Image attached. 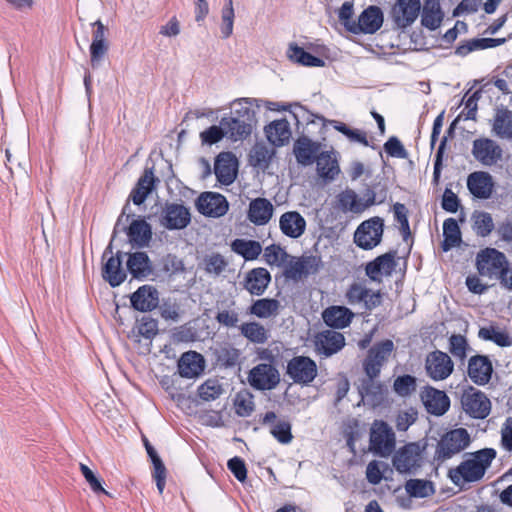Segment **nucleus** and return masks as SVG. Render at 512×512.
<instances>
[{
  "label": "nucleus",
  "instance_id": "37998d69",
  "mask_svg": "<svg viewBox=\"0 0 512 512\" xmlns=\"http://www.w3.org/2000/svg\"><path fill=\"white\" fill-rule=\"evenodd\" d=\"M256 102L257 100L253 98H240L234 100L231 104L232 116L230 118H238L254 125L256 119L255 111L252 109V106Z\"/></svg>",
  "mask_w": 512,
  "mask_h": 512
},
{
  "label": "nucleus",
  "instance_id": "1a4fd4ad",
  "mask_svg": "<svg viewBox=\"0 0 512 512\" xmlns=\"http://www.w3.org/2000/svg\"><path fill=\"white\" fill-rule=\"evenodd\" d=\"M317 372L315 361L306 356H295L287 364V375L297 384L308 385Z\"/></svg>",
  "mask_w": 512,
  "mask_h": 512
},
{
  "label": "nucleus",
  "instance_id": "20e7f679",
  "mask_svg": "<svg viewBox=\"0 0 512 512\" xmlns=\"http://www.w3.org/2000/svg\"><path fill=\"white\" fill-rule=\"evenodd\" d=\"M384 232V221L375 216L363 221L354 233L355 244L364 249L371 250L380 244Z\"/></svg>",
  "mask_w": 512,
  "mask_h": 512
},
{
  "label": "nucleus",
  "instance_id": "b1692460",
  "mask_svg": "<svg viewBox=\"0 0 512 512\" xmlns=\"http://www.w3.org/2000/svg\"><path fill=\"white\" fill-rule=\"evenodd\" d=\"M322 265L321 259L316 256H304L289 263L286 269V276L293 280L315 274Z\"/></svg>",
  "mask_w": 512,
  "mask_h": 512
},
{
  "label": "nucleus",
  "instance_id": "6e6d98bb",
  "mask_svg": "<svg viewBox=\"0 0 512 512\" xmlns=\"http://www.w3.org/2000/svg\"><path fill=\"white\" fill-rule=\"evenodd\" d=\"M333 127L335 130L346 136L351 142L359 143L363 146L369 145L367 134L364 131L352 129L345 123L339 121H333Z\"/></svg>",
  "mask_w": 512,
  "mask_h": 512
},
{
  "label": "nucleus",
  "instance_id": "ddd939ff",
  "mask_svg": "<svg viewBox=\"0 0 512 512\" xmlns=\"http://www.w3.org/2000/svg\"><path fill=\"white\" fill-rule=\"evenodd\" d=\"M197 210L208 217L218 218L225 215L229 204L227 199L217 192H203L196 200Z\"/></svg>",
  "mask_w": 512,
  "mask_h": 512
},
{
  "label": "nucleus",
  "instance_id": "a19ab883",
  "mask_svg": "<svg viewBox=\"0 0 512 512\" xmlns=\"http://www.w3.org/2000/svg\"><path fill=\"white\" fill-rule=\"evenodd\" d=\"M287 56L292 62L306 67H323L325 65L323 59L313 56L295 44L289 46Z\"/></svg>",
  "mask_w": 512,
  "mask_h": 512
},
{
  "label": "nucleus",
  "instance_id": "4468645a",
  "mask_svg": "<svg viewBox=\"0 0 512 512\" xmlns=\"http://www.w3.org/2000/svg\"><path fill=\"white\" fill-rule=\"evenodd\" d=\"M420 12V0H397L391 15L397 27L407 28L417 20Z\"/></svg>",
  "mask_w": 512,
  "mask_h": 512
},
{
  "label": "nucleus",
  "instance_id": "8fccbe9b",
  "mask_svg": "<svg viewBox=\"0 0 512 512\" xmlns=\"http://www.w3.org/2000/svg\"><path fill=\"white\" fill-rule=\"evenodd\" d=\"M221 23L220 32L223 39L229 38L233 34L235 10L233 0H225L220 12Z\"/></svg>",
  "mask_w": 512,
  "mask_h": 512
},
{
  "label": "nucleus",
  "instance_id": "49530a36",
  "mask_svg": "<svg viewBox=\"0 0 512 512\" xmlns=\"http://www.w3.org/2000/svg\"><path fill=\"white\" fill-rule=\"evenodd\" d=\"M231 248L248 261L256 259L262 252L260 243L254 240L236 239L232 242Z\"/></svg>",
  "mask_w": 512,
  "mask_h": 512
},
{
  "label": "nucleus",
  "instance_id": "5fc2aeb1",
  "mask_svg": "<svg viewBox=\"0 0 512 512\" xmlns=\"http://www.w3.org/2000/svg\"><path fill=\"white\" fill-rule=\"evenodd\" d=\"M263 257L268 265L279 267L286 263L289 255L279 245L272 244L264 249Z\"/></svg>",
  "mask_w": 512,
  "mask_h": 512
},
{
  "label": "nucleus",
  "instance_id": "c85d7f7f",
  "mask_svg": "<svg viewBox=\"0 0 512 512\" xmlns=\"http://www.w3.org/2000/svg\"><path fill=\"white\" fill-rule=\"evenodd\" d=\"M273 204L266 198H256L249 203L248 219L257 226L266 225L272 218Z\"/></svg>",
  "mask_w": 512,
  "mask_h": 512
},
{
  "label": "nucleus",
  "instance_id": "338daca9",
  "mask_svg": "<svg viewBox=\"0 0 512 512\" xmlns=\"http://www.w3.org/2000/svg\"><path fill=\"white\" fill-rule=\"evenodd\" d=\"M224 137H226V133L221 124L219 126H210L208 129L200 133L201 142L207 145L218 143Z\"/></svg>",
  "mask_w": 512,
  "mask_h": 512
},
{
  "label": "nucleus",
  "instance_id": "f8f14e48",
  "mask_svg": "<svg viewBox=\"0 0 512 512\" xmlns=\"http://www.w3.org/2000/svg\"><path fill=\"white\" fill-rule=\"evenodd\" d=\"M248 381L255 389L271 390L278 385L280 375L273 365L262 363L250 370Z\"/></svg>",
  "mask_w": 512,
  "mask_h": 512
},
{
  "label": "nucleus",
  "instance_id": "680f3d73",
  "mask_svg": "<svg viewBox=\"0 0 512 512\" xmlns=\"http://www.w3.org/2000/svg\"><path fill=\"white\" fill-rule=\"evenodd\" d=\"M394 391L401 397L410 395L416 389V378L411 375L399 376L394 380Z\"/></svg>",
  "mask_w": 512,
  "mask_h": 512
},
{
  "label": "nucleus",
  "instance_id": "a878e982",
  "mask_svg": "<svg viewBox=\"0 0 512 512\" xmlns=\"http://www.w3.org/2000/svg\"><path fill=\"white\" fill-rule=\"evenodd\" d=\"M492 371V363L486 356H473L468 362V375L477 385L487 384L491 379Z\"/></svg>",
  "mask_w": 512,
  "mask_h": 512
},
{
  "label": "nucleus",
  "instance_id": "2eb2a0df",
  "mask_svg": "<svg viewBox=\"0 0 512 512\" xmlns=\"http://www.w3.org/2000/svg\"><path fill=\"white\" fill-rule=\"evenodd\" d=\"M501 147L492 139L479 138L473 141L472 155L484 166L495 165L502 158Z\"/></svg>",
  "mask_w": 512,
  "mask_h": 512
},
{
  "label": "nucleus",
  "instance_id": "412c9836",
  "mask_svg": "<svg viewBox=\"0 0 512 512\" xmlns=\"http://www.w3.org/2000/svg\"><path fill=\"white\" fill-rule=\"evenodd\" d=\"M395 267V252H388L367 263L365 271L372 281L381 282L383 277L392 274Z\"/></svg>",
  "mask_w": 512,
  "mask_h": 512
},
{
  "label": "nucleus",
  "instance_id": "a211bd4d",
  "mask_svg": "<svg viewBox=\"0 0 512 512\" xmlns=\"http://www.w3.org/2000/svg\"><path fill=\"white\" fill-rule=\"evenodd\" d=\"M375 378L367 376L366 379L360 381L358 386L363 403L372 407L382 405L387 396V388Z\"/></svg>",
  "mask_w": 512,
  "mask_h": 512
},
{
  "label": "nucleus",
  "instance_id": "aec40b11",
  "mask_svg": "<svg viewBox=\"0 0 512 512\" xmlns=\"http://www.w3.org/2000/svg\"><path fill=\"white\" fill-rule=\"evenodd\" d=\"M426 410L433 415H443L450 407V399L444 391L433 387H425L420 394Z\"/></svg>",
  "mask_w": 512,
  "mask_h": 512
},
{
  "label": "nucleus",
  "instance_id": "13d9d810",
  "mask_svg": "<svg viewBox=\"0 0 512 512\" xmlns=\"http://www.w3.org/2000/svg\"><path fill=\"white\" fill-rule=\"evenodd\" d=\"M234 406L237 415L241 417L249 416L254 410L253 396L247 391L237 393Z\"/></svg>",
  "mask_w": 512,
  "mask_h": 512
},
{
  "label": "nucleus",
  "instance_id": "2f4dec72",
  "mask_svg": "<svg viewBox=\"0 0 512 512\" xmlns=\"http://www.w3.org/2000/svg\"><path fill=\"white\" fill-rule=\"evenodd\" d=\"M480 339L495 343L500 347H509L512 345V337L504 326L496 323H490L479 329Z\"/></svg>",
  "mask_w": 512,
  "mask_h": 512
},
{
  "label": "nucleus",
  "instance_id": "f3484780",
  "mask_svg": "<svg viewBox=\"0 0 512 512\" xmlns=\"http://www.w3.org/2000/svg\"><path fill=\"white\" fill-rule=\"evenodd\" d=\"M383 24V13L377 6H369L358 17L355 24L351 26V33L354 34H373L378 31Z\"/></svg>",
  "mask_w": 512,
  "mask_h": 512
},
{
  "label": "nucleus",
  "instance_id": "864d4df0",
  "mask_svg": "<svg viewBox=\"0 0 512 512\" xmlns=\"http://www.w3.org/2000/svg\"><path fill=\"white\" fill-rule=\"evenodd\" d=\"M495 43L496 41L494 38L472 39L467 41L465 44L458 46L455 53L463 57L475 50L493 48L495 47Z\"/></svg>",
  "mask_w": 512,
  "mask_h": 512
},
{
  "label": "nucleus",
  "instance_id": "79ce46f5",
  "mask_svg": "<svg viewBox=\"0 0 512 512\" xmlns=\"http://www.w3.org/2000/svg\"><path fill=\"white\" fill-rule=\"evenodd\" d=\"M280 303L276 299L261 298L253 302L249 308L250 314L261 318L267 319L278 315Z\"/></svg>",
  "mask_w": 512,
  "mask_h": 512
},
{
  "label": "nucleus",
  "instance_id": "f03ea898",
  "mask_svg": "<svg viewBox=\"0 0 512 512\" xmlns=\"http://www.w3.org/2000/svg\"><path fill=\"white\" fill-rule=\"evenodd\" d=\"M385 198V194L378 197L372 189H366L361 196L352 189H346L337 196L339 209L353 214H361L369 207L383 203Z\"/></svg>",
  "mask_w": 512,
  "mask_h": 512
},
{
  "label": "nucleus",
  "instance_id": "e2e57ef3",
  "mask_svg": "<svg viewBox=\"0 0 512 512\" xmlns=\"http://www.w3.org/2000/svg\"><path fill=\"white\" fill-rule=\"evenodd\" d=\"M468 349L469 345L464 336L454 334L449 338V351L454 357L464 360L467 356Z\"/></svg>",
  "mask_w": 512,
  "mask_h": 512
},
{
  "label": "nucleus",
  "instance_id": "c03bdc74",
  "mask_svg": "<svg viewBox=\"0 0 512 512\" xmlns=\"http://www.w3.org/2000/svg\"><path fill=\"white\" fill-rule=\"evenodd\" d=\"M493 132L500 138L512 139V111L498 109L493 121Z\"/></svg>",
  "mask_w": 512,
  "mask_h": 512
},
{
  "label": "nucleus",
  "instance_id": "cd10ccee",
  "mask_svg": "<svg viewBox=\"0 0 512 512\" xmlns=\"http://www.w3.org/2000/svg\"><path fill=\"white\" fill-rule=\"evenodd\" d=\"M271 281L267 269L258 267L248 271L244 277L243 287L251 294L261 296Z\"/></svg>",
  "mask_w": 512,
  "mask_h": 512
},
{
  "label": "nucleus",
  "instance_id": "5701e85b",
  "mask_svg": "<svg viewBox=\"0 0 512 512\" xmlns=\"http://www.w3.org/2000/svg\"><path fill=\"white\" fill-rule=\"evenodd\" d=\"M467 187L474 197L488 199L493 193L494 181L488 172L476 171L468 176Z\"/></svg>",
  "mask_w": 512,
  "mask_h": 512
},
{
  "label": "nucleus",
  "instance_id": "4c0bfd02",
  "mask_svg": "<svg viewBox=\"0 0 512 512\" xmlns=\"http://www.w3.org/2000/svg\"><path fill=\"white\" fill-rule=\"evenodd\" d=\"M152 236L150 225L143 219L134 220L128 228L129 242L136 247L148 245Z\"/></svg>",
  "mask_w": 512,
  "mask_h": 512
},
{
  "label": "nucleus",
  "instance_id": "39448f33",
  "mask_svg": "<svg viewBox=\"0 0 512 512\" xmlns=\"http://www.w3.org/2000/svg\"><path fill=\"white\" fill-rule=\"evenodd\" d=\"M461 405L466 414L475 419L486 418L491 411V402L486 394L470 387L461 397Z\"/></svg>",
  "mask_w": 512,
  "mask_h": 512
},
{
  "label": "nucleus",
  "instance_id": "bb28decb",
  "mask_svg": "<svg viewBox=\"0 0 512 512\" xmlns=\"http://www.w3.org/2000/svg\"><path fill=\"white\" fill-rule=\"evenodd\" d=\"M279 228L285 236L297 239L305 232L306 220L297 211H288L280 216Z\"/></svg>",
  "mask_w": 512,
  "mask_h": 512
},
{
  "label": "nucleus",
  "instance_id": "4be33fe9",
  "mask_svg": "<svg viewBox=\"0 0 512 512\" xmlns=\"http://www.w3.org/2000/svg\"><path fill=\"white\" fill-rule=\"evenodd\" d=\"M131 306L140 312L154 310L159 304V293L151 285L139 287L130 297Z\"/></svg>",
  "mask_w": 512,
  "mask_h": 512
},
{
  "label": "nucleus",
  "instance_id": "f257e3e1",
  "mask_svg": "<svg viewBox=\"0 0 512 512\" xmlns=\"http://www.w3.org/2000/svg\"><path fill=\"white\" fill-rule=\"evenodd\" d=\"M495 457L496 451L492 448L479 450L470 454L455 469L450 470L449 476L455 484L478 481L484 476Z\"/></svg>",
  "mask_w": 512,
  "mask_h": 512
},
{
  "label": "nucleus",
  "instance_id": "052dcab7",
  "mask_svg": "<svg viewBox=\"0 0 512 512\" xmlns=\"http://www.w3.org/2000/svg\"><path fill=\"white\" fill-rule=\"evenodd\" d=\"M222 393V387L215 379H208L198 388V395L202 400L211 401L218 398Z\"/></svg>",
  "mask_w": 512,
  "mask_h": 512
},
{
  "label": "nucleus",
  "instance_id": "473e14b6",
  "mask_svg": "<svg viewBox=\"0 0 512 512\" xmlns=\"http://www.w3.org/2000/svg\"><path fill=\"white\" fill-rule=\"evenodd\" d=\"M220 124L224 127L226 137L232 141L246 139L253 129V124L238 118L223 117Z\"/></svg>",
  "mask_w": 512,
  "mask_h": 512
},
{
  "label": "nucleus",
  "instance_id": "9b49d317",
  "mask_svg": "<svg viewBox=\"0 0 512 512\" xmlns=\"http://www.w3.org/2000/svg\"><path fill=\"white\" fill-rule=\"evenodd\" d=\"M394 344L391 340H384L375 344L369 351L364 361V371L368 377H377L383 364L388 360Z\"/></svg>",
  "mask_w": 512,
  "mask_h": 512
},
{
  "label": "nucleus",
  "instance_id": "c9c22d12",
  "mask_svg": "<svg viewBox=\"0 0 512 512\" xmlns=\"http://www.w3.org/2000/svg\"><path fill=\"white\" fill-rule=\"evenodd\" d=\"M103 278L112 286L116 287L122 284L126 279V272L122 268V259L120 253L111 256L103 267Z\"/></svg>",
  "mask_w": 512,
  "mask_h": 512
},
{
  "label": "nucleus",
  "instance_id": "0e129e2a",
  "mask_svg": "<svg viewBox=\"0 0 512 512\" xmlns=\"http://www.w3.org/2000/svg\"><path fill=\"white\" fill-rule=\"evenodd\" d=\"M270 433L281 444H288L292 441L291 425L289 422L280 420L274 423L270 428Z\"/></svg>",
  "mask_w": 512,
  "mask_h": 512
},
{
  "label": "nucleus",
  "instance_id": "0eeeda50",
  "mask_svg": "<svg viewBox=\"0 0 512 512\" xmlns=\"http://www.w3.org/2000/svg\"><path fill=\"white\" fill-rule=\"evenodd\" d=\"M454 371L451 357L440 350L427 354L425 359V372L434 381L446 380Z\"/></svg>",
  "mask_w": 512,
  "mask_h": 512
},
{
  "label": "nucleus",
  "instance_id": "4d7b16f0",
  "mask_svg": "<svg viewBox=\"0 0 512 512\" xmlns=\"http://www.w3.org/2000/svg\"><path fill=\"white\" fill-rule=\"evenodd\" d=\"M390 470L389 465L382 461L373 460L366 467V479L372 485L379 484L384 474Z\"/></svg>",
  "mask_w": 512,
  "mask_h": 512
},
{
  "label": "nucleus",
  "instance_id": "f704fd0d",
  "mask_svg": "<svg viewBox=\"0 0 512 512\" xmlns=\"http://www.w3.org/2000/svg\"><path fill=\"white\" fill-rule=\"evenodd\" d=\"M267 139L274 146H283L288 143L291 138L290 124L285 119L275 120L266 128Z\"/></svg>",
  "mask_w": 512,
  "mask_h": 512
},
{
  "label": "nucleus",
  "instance_id": "58836bf2",
  "mask_svg": "<svg viewBox=\"0 0 512 512\" xmlns=\"http://www.w3.org/2000/svg\"><path fill=\"white\" fill-rule=\"evenodd\" d=\"M443 20V13L437 0H426L422 9V25L430 30L437 29Z\"/></svg>",
  "mask_w": 512,
  "mask_h": 512
},
{
  "label": "nucleus",
  "instance_id": "69168bd1",
  "mask_svg": "<svg viewBox=\"0 0 512 512\" xmlns=\"http://www.w3.org/2000/svg\"><path fill=\"white\" fill-rule=\"evenodd\" d=\"M494 228V223L491 215L486 212L479 213L475 217L474 229L477 235L482 237L487 236L491 233Z\"/></svg>",
  "mask_w": 512,
  "mask_h": 512
},
{
  "label": "nucleus",
  "instance_id": "6e6552de",
  "mask_svg": "<svg viewBox=\"0 0 512 512\" xmlns=\"http://www.w3.org/2000/svg\"><path fill=\"white\" fill-rule=\"evenodd\" d=\"M422 449L417 443H409L396 451L392 463L397 472L411 473L420 467Z\"/></svg>",
  "mask_w": 512,
  "mask_h": 512
},
{
  "label": "nucleus",
  "instance_id": "c756f323",
  "mask_svg": "<svg viewBox=\"0 0 512 512\" xmlns=\"http://www.w3.org/2000/svg\"><path fill=\"white\" fill-rule=\"evenodd\" d=\"M316 345L318 351L328 357L343 348L345 338L340 332L327 330L317 336Z\"/></svg>",
  "mask_w": 512,
  "mask_h": 512
},
{
  "label": "nucleus",
  "instance_id": "bf43d9fd",
  "mask_svg": "<svg viewBox=\"0 0 512 512\" xmlns=\"http://www.w3.org/2000/svg\"><path fill=\"white\" fill-rule=\"evenodd\" d=\"M294 154L300 164L309 165L313 162L315 149L308 140H302L295 144Z\"/></svg>",
  "mask_w": 512,
  "mask_h": 512
},
{
  "label": "nucleus",
  "instance_id": "6ab92c4d",
  "mask_svg": "<svg viewBox=\"0 0 512 512\" xmlns=\"http://www.w3.org/2000/svg\"><path fill=\"white\" fill-rule=\"evenodd\" d=\"M238 169L237 158L231 152L220 153L214 163V173L217 180L223 185L234 182Z\"/></svg>",
  "mask_w": 512,
  "mask_h": 512
},
{
  "label": "nucleus",
  "instance_id": "3c124183",
  "mask_svg": "<svg viewBox=\"0 0 512 512\" xmlns=\"http://www.w3.org/2000/svg\"><path fill=\"white\" fill-rule=\"evenodd\" d=\"M406 492L415 498H425L434 493L432 482L423 479H410L405 484Z\"/></svg>",
  "mask_w": 512,
  "mask_h": 512
},
{
  "label": "nucleus",
  "instance_id": "72a5a7b5",
  "mask_svg": "<svg viewBox=\"0 0 512 512\" xmlns=\"http://www.w3.org/2000/svg\"><path fill=\"white\" fill-rule=\"evenodd\" d=\"M353 316V313L344 306H331L326 308L322 313L324 322L328 326L337 329L348 326Z\"/></svg>",
  "mask_w": 512,
  "mask_h": 512
},
{
  "label": "nucleus",
  "instance_id": "774afa93",
  "mask_svg": "<svg viewBox=\"0 0 512 512\" xmlns=\"http://www.w3.org/2000/svg\"><path fill=\"white\" fill-rule=\"evenodd\" d=\"M369 295V290L360 283H354L350 286L346 293V298L349 304L355 305L362 303Z\"/></svg>",
  "mask_w": 512,
  "mask_h": 512
},
{
  "label": "nucleus",
  "instance_id": "09e8293b",
  "mask_svg": "<svg viewBox=\"0 0 512 512\" xmlns=\"http://www.w3.org/2000/svg\"><path fill=\"white\" fill-rule=\"evenodd\" d=\"M274 155V150L263 143H257L250 151V164L260 169H266Z\"/></svg>",
  "mask_w": 512,
  "mask_h": 512
},
{
  "label": "nucleus",
  "instance_id": "7ed1b4c3",
  "mask_svg": "<svg viewBox=\"0 0 512 512\" xmlns=\"http://www.w3.org/2000/svg\"><path fill=\"white\" fill-rule=\"evenodd\" d=\"M471 442L470 434L465 428H457L446 432L439 440L435 458L445 461L465 450Z\"/></svg>",
  "mask_w": 512,
  "mask_h": 512
},
{
  "label": "nucleus",
  "instance_id": "dca6fc26",
  "mask_svg": "<svg viewBox=\"0 0 512 512\" xmlns=\"http://www.w3.org/2000/svg\"><path fill=\"white\" fill-rule=\"evenodd\" d=\"M190 221V211L182 204L168 203L163 209L161 224L169 230L183 229Z\"/></svg>",
  "mask_w": 512,
  "mask_h": 512
},
{
  "label": "nucleus",
  "instance_id": "ea45409f",
  "mask_svg": "<svg viewBox=\"0 0 512 512\" xmlns=\"http://www.w3.org/2000/svg\"><path fill=\"white\" fill-rule=\"evenodd\" d=\"M317 172L326 180H333L340 172V168L333 153L322 152L316 158Z\"/></svg>",
  "mask_w": 512,
  "mask_h": 512
},
{
  "label": "nucleus",
  "instance_id": "603ef678",
  "mask_svg": "<svg viewBox=\"0 0 512 512\" xmlns=\"http://www.w3.org/2000/svg\"><path fill=\"white\" fill-rule=\"evenodd\" d=\"M203 266L206 273L217 277L226 270L228 262L223 255L219 253H210L204 257Z\"/></svg>",
  "mask_w": 512,
  "mask_h": 512
},
{
  "label": "nucleus",
  "instance_id": "7c9ffc66",
  "mask_svg": "<svg viewBox=\"0 0 512 512\" xmlns=\"http://www.w3.org/2000/svg\"><path fill=\"white\" fill-rule=\"evenodd\" d=\"M127 269L136 279H145L153 272L152 263L145 252H135L128 254Z\"/></svg>",
  "mask_w": 512,
  "mask_h": 512
},
{
  "label": "nucleus",
  "instance_id": "e433bc0d",
  "mask_svg": "<svg viewBox=\"0 0 512 512\" xmlns=\"http://www.w3.org/2000/svg\"><path fill=\"white\" fill-rule=\"evenodd\" d=\"M155 181L153 171L146 169L130 194V198L135 205L144 203L148 195L154 189Z\"/></svg>",
  "mask_w": 512,
  "mask_h": 512
},
{
  "label": "nucleus",
  "instance_id": "de8ad7c7",
  "mask_svg": "<svg viewBox=\"0 0 512 512\" xmlns=\"http://www.w3.org/2000/svg\"><path fill=\"white\" fill-rule=\"evenodd\" d=\"M444 241L442 248L444 251L458 246L461 242V232L457 221L454 218H448L443 223Z\"/></svg>",
  "mask_w": 512,
  "mask_h": 512
},
{
  "label": "nucleus",
  "instance_id": "423d86ee",
  "mask_svg": "<svg viewBox=\"0 0 512 512\" xmlns=\"http://www.w3.org/2000/svg\"><path fill=\"white\" fill-rule=\"evenodd\" d=\"M371 449L381 456H388L395 448V434L392 428L384 421L376 420L371 427Z\"/></svg>",
  "mask_w": 512,
  "mask_h": 512
},
{
  "label": "nucleus",
  "instance_id": "9d476101",
  "mask_svg": "<svg viewBox=\"0 0 512 512\" xmlns=\"http://www.w3.org/2000/svg\"><path fill=\"white\" fill-rule=\"evenodd\" d=\"M507 263L506 256L494 248H486L477 255V269L482 276L497 277Z\"/></svg>",
  "mask_w": 512,
  "mask_h": 512
},
{
  "label": "nucleus",
  "instance_id": "393cba45",
  "mask_svg": "<svg viewBox=\"0 0 512 512\" xmlns=\"http://www.w3.org/2000/svg\"><path fill=\"white\" fill-rule=\"evenodd\" d=\"M205 369V360L200 353L189 351L182 354L178 361V371L181 377L196 378Z\"/></svg>",
  "mask_w": 512,
  "mask_h": 512
},
{
  "label": "nucleus",
  "instance_id": "a18cd8bd",
  "mask_svg": "<svg viewBox=\"0 0 512 512\" xmlns=\"http://www.w3.org/2000/svg\"><path fill=\"white\" fill-rule=\"evenodd\" d=\"M241 334L254 344H264L269 338L268 330L259 322H245L239 326Z\"/></svg>",
  "mask_w": 512,
  "mask_h": 512
}]
</instances>
